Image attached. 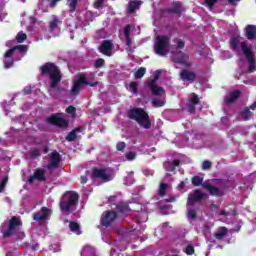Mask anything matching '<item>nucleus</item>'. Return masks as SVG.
<instances>
[{
	"label": "nucleus",
	"mask_w": 256,
	"mask_h": 256,
	"mask_svg": "<svg viewBox=\"0 0 256 256\" xmlns=\"http://www.w3.org/2000/svg\"><path fill=\"white\" fill-rule=\"evenodd\" d=\"M40 75H48L50 79V89L54 91H59V84L63 81V73L57 64L53 62H46L39 68Z\"/></svg>",
	"instance_id": "f257e3e1"
},
{
	"label": "nucleus",
	"mask_w": 256,
	"mask_h": 256,
	"mask_svg": "<svg viewBox=\"0 0 256 256\" xmlns=\"http://www.w3.org/2000/svg\"><path fill=\"white\" fill-rule=\"evenodd\" d=\"M239 44L243 55L246 57L247 63L249 64L247 73H255L256 71V60L255 52L250 48L247 41L239 42V38L234 37L230 40V49L232 51L239 52Z\"/></svg>",
	"instance_id": "f03ea898"
},
{
	"label": "nucleus",
	"mask_w": 256,
	"mask_h": 256,
	"mask_svg": "<svg viewBox=\"0 0 256 256\" xmlns=\"http://www.w3.org/2000/svg\"><path fill=\"white\" fill-rule=\"evenodd\" d=\"M79 203V194L75 191H66L59 202V209L62 215L68 216L73 213Z\"/></svg>",
	"instance_id": "7ed1b4c3"
},
{
	"label": "nucleus",
	"mask_w": 256,
	"mask_h": 256,
	"mask_svg": "<svg viewBox=\"0 0 256 256\" xmlns=\"http://www.w3.org/2000/svg\"><path fill=\"white\" fill-rule=\"evenodd\" d=\"M128 119L136 121L143 129H151V117L143 108L134 107L128 111Z\"/></svg>",
	"instance_id": "20e7f679"
},
{
	"label": "nucleus",
	"mask_w": 256,
	"mask_h": 256,
	"mask_svg": "<svg viewBox=\"0 0 256 256\" xmlns=\"http://www.w3.org/2000/svg\"><path fill=\"white\" fill-rule=\"evenodd\" d=\"M171 43V37L167 35H159L156 37L154 43V52L160 57H165L169 53V44Z\"/></svg>",
	"instance_id": "39448f33"
},
{
	"label": "nucleus",
	"mask_w": 256,
	"mask_h": 256,
	"mask_svg": "<svg viewBox=\"0 0 256 256\" xmlns=\"http://www.w3.org/2000/svg\"><path fill=\"white\" fill-rule=\"evenodd\" d=\"M84 85H89V87H97L99 85L98 82H89L87 81V77L85 75H80L77 80L74 81L71 93L72 95H79L81 92V87Z\"/></svg>",
	"instance_id": "423d86ee"
},
{
	"label": "nucleus",
	"mask_w": 256,
	"mask_h": 256,
	"mask_svg": "<svg viewBox=\"0 0 256 256\" xmlns=\"http://www.w3.org/2000/svg\"><path fill=\"white\" fill-rule=\"evenodd\" d=\"M92 179H101L103 183L113 181V174L107 168H94L91 173Z\"/></svg>",
	"instance_id": "0eeeda50"
},
{
	"label": "nucleus",
	"mask_w": 256,
	"mask_h": 256,
	"mask_svg": "<svg viewBox=\"0 0 256 256\" xmlns=\"http://www.w3.org/2000/svg\"><path fill=\"white\" fill-rule=\"evenodd\" d=\"M119 219V213L113 210H106L103 212L100 218V224L102 227H111L114 221Z\"/></svg>",
	"instance_id": "6e6552de"
},
{
	"label": "nucleus",
	"mask_w": 256,
	"mask_h": 256,
	"mask_svg": "<svg viewBox=\"0 0 256 256\" xmlns=\"http://www.w3.org/2000/svg\"><path fill=\"white\" fill-rule=\"evenodd\" d=\"M172 61L177 65H185V67H191L193 65V63L189 62V54L181 50L172 52Z\"/></svg>",
	"instance_id": "1a4fd4ad"
},
{
	"label": "nucleus",
	"mask_w": 256,
	"mask_h": 256,
	"mask_svg": "<svg viewBox=\"0 0 256 256\" xmlns=\"http://www.w3.org/2000/svg\"><path fill=\"white\" fill-rule=\"evenodd\" d=\"M47 123H50V125H56V127H61V128H67L69 127V122L67 119L63 118V114L61 113H54L50 115L46 119Z\"/></svg>",
	"instance_id": "9d476101"
},
{
	"label": "nucleus",
	"mask_w": 256,
	"mask_h": 256,
	"mask_svg": "<svg viewBox=\"0 0 256 256\" xmlns=\"http://www.w3.org/2000/svg\"><path fill=\"white\" fill-rule=\"evenodd\" d=\"M34 221L39 223V225H43L45 221H47L51 217V209L48 207L43 206L40 211L34 213L32 215Z\"/></svg>",
	"instance_id": "9b49d317"
},
{
	"label": "nucleus",
	"mask_w": 256,
	"mask_h": 256,
	"mask_svg": "<svg viewBox=\"0 0 256 256\" xmlns=\"http://www.w3.org/2000/svg\"><path fill=\"white\" fill-rule=\"evenodd\" d=\"M21 225H23V222H21L20 219L16 216H13L9 221L8 229L3 232L4 239L9 238L10 235L15 233L17 227H21Z\"/></svg>",
	"instance_id": "f8f14e48"
},
{
	"label": "nucleus",
	"mask_w": 256,
	"mask_h": 256,
	"mask_svg": "<svg viewBox=\"0 0 256 256\" xmlns=\"http://www.w3.org/2000/svg\"><path fill=\"white\" fill-rule=\"evenodd\" d=\"M205 198V194L200 189H196L194 194H189L187 199V207H195V203H201Z\"/></svg>",
	"instance_id": "ddd939ff"
},
{
	"label": "nucleus",
	"mask_w": 256,
	"mask_h": 256,
	"mask_svg": "<svg viewBox=\"0 0 256 256\" xmlns=\"http://www.w3.org/2000/svg\"><path fill=\"white\" fill-rule=\"evenodd\" d=\"M99 51L102 53V55H106V57H111L113 53V41L111 40H104L102 41L101 45L99 46Z\"/></svg>",
	"instance_id": "4468645a"
},
{
	"label": "nucleus",
	"mask_w": 256,
	"mask_h": 256,
	"mask_svg": "<svg viewBox=\"0 0 256 256\" xmlns=\"http://www.w3.org/2000/svg\"><path fill=\"white\" fill-rule=\"evenodd\" d=\"M35 179L37 181H47V178L45 177V170L43 168H37L34 171V174L32 176H29L28 183H35Z\"/></svg>",
	"instance_id": "2eb2a0df"
},
{
	"label": "nucleus",
	"mask_w": 256,
	"mask_h": 256,
	"mask_svg": "<svg viewBox=\"0 0 256 256\" xmlns=\"http://www.w3.org/2000/svg\"><path fill=\"white\" fill-rule=\"evenodd\" d=\"M166 13L170 15H179L181 16L183 13V4L181 2H173L172 5L165 9Z\"/></svg>",
	"instance_id": "dca6fc26"
},
{
	"label": "nucleus",
	"mask_w": 256,
	"mask_h": 256,
	"mask_svg": "<svg viewBox=\"0 0 256 256\" xmlns=\"http://www.w3.org/2000/svg\"><path fill=\"white\" fill-rule=\"evenodd\" d=\"M15 54L13 53V50H7L4 54V60H3V64L5 69H11V67H13L14 63H15V59H13V56Z\"/></svg>",
	"instance_id": "f3484780"
},
{
	"label": "nucleus",
	"mask_w": 256,
	"mask_h": 256,
	"mask_svg": "<svg viewBox=\"0 0 256 256\" xmlns=\"http://www.w3.org/2000/svg\"><path fill=\"white\" fill-rule=\"evenodd\" d=\"M141 5H143V1L141 0H132L127 4V11L128 15H133L135 11H139L141 9Z\"/></svg>",
	"instance_id": "a211bd4d"
},
{
	"label": "nucleus",
	"mask_w": 256,
	"mask_h": 256,
	"mask_svg": "<svg viewBox=\"0 0 256 256\" xmlns=\"http://www.w3.org/2000/svg\"><path fill=\"white\" fill-rule=\"evenodd\" d=\"M180 79L182 81H190V83H193L197 79V74L191 70L183 69L180 72Z\"/></svg>",
	"instance_id": "6ab92c4d"
},
{
	"label": "nucleus",
	"mask_w": 256,
	"mask_h": 256,
	"mask_svg": "<svg viewBox=\"0 0 256 256\" xmlns=\"http://www.w3.org/2000/svg\"><path fill=\"white\" fill-rule=\"evenodd\" d=\"M201 103V100L199 99V95L196 93H192L190 95V103L188 104V112L189 113H195L197 105Z\"/></svg>",
	"instance_id": "aec40b11"
},
{
	"label": "nucleus",
	"mask_w": 256,
	"mask_h": 256,
	"mask_svg": "<svg viewBox=\"0 0 256 256\" xmlns=\"http://www.w3.org/2000/svg\"><path fill=\"white\" fill-rule=\"evenodd\" d=\"M59 163H61V154H59L57 151L52 152L50 155L48 169H57V167H59Z\"/></svg>",
	"instance_id": "412c9836"
},
{
	"label": "nucleus",
	"mask_w": 256,
	"mask_h": 256,
	"mask_svg": "<svg viewBox=\"0 0 256 256\" xmlns=\"http://www.w3.org/2000/svg\"><path fill=\"white\" fill-rule=\"evenodd\" d=\"M202 187H204V189H206V191H208L210 193V195H212V197H223V195H224V193H223V191H221V189H219L209 183L202 184Z\"/></svg>",
	"instance_id": "4be33fe9"
},
{
	"label": "nucleus",
	"mask_w": 256,
	"mask_h": 256,
	"mask_svg": "<svg viewBox=\"0 0 256 256\" xmlns=\"http://www.w3.org/2000/svg\"><path fill=\"white\" fill-rule=\"evenodd\" d=\"M61 19H59V16L57 15H52V21L49 22L48 24V29L50 33H53V31H57L59 27L61 26Z\"/></svg>",
	"instance_id": "5701e85b"
},
{
	"label": "nucleus",
	"mask_w": 256,
	"mask_h": 256,
	"mask_svg": "<svg viewBox=\"0 0 256 256\" xmlns=\"http://www.w3.org/2000/svg\"><path fill=\"white\" fill-rule=\"evenodd\" d=\"M179 165H181V160L179 159H174L172 162L166 161L164 162V169L168 173H173V171H175V167H179Z\"/></svg>",
	"instance_id": "b1692460"
},
{
	"label": "nucleus",
	"mask_w": 256,
	"mask_h": 256,
	"mask_svg": "<svg viewBox=\"0 0 256 256\" xmlns=\"http://www.w3.org/2000/svg\"><path fill=\"white\" fill-rule=\"evenodd\" d=\"M239 97H241V91L234 90L226 97L225 101L229 104L235 103Z\"/></svg>",
	"instance_id": "393cba45"
},
{
	"label": "nucleus",
	"mask_w": 256,
	"mask_h": 256,
	"mask_svg": "<svg viewBox=\"0 0 256 256\" xmlns=\"http://www.w3.org/2000/svg\"><path fill=\"white\" fill-rule=\"evenodd\" d=\"M148 87L152 93V95L159 96V95H164L165 89L163 87L157 86V84H148Z\"/></svg>",
	"instance_id": "a878e982"
},
{
	"label": "nucleus",
	"mask_w": 256,
	"mask_h": 256,
	"mask_svg": "<svg viewBox=\"0 0 256 256\" xmlns=\"http://www.w3.org/2000/svg\"><path fill=\"white\" fill-rule=\"evenodd\" d=\"M256 37V26L255 25H247L246 26V38L249 41H252V39H255Z\"/></svg>",
	"instance_id": "bb28decb"
},
{
	"label": "nucleus",
	"mask_w": 256,
	"mask_h": 256,
	"mask_svg": "<svg viewBox=\"0 0 256 256\" xmlns=\"http://www.w3.org/2000/svg\"><path fill=\"white\" fill-rule=\"evenodd\" d=\"M124 37L126 40V47H131L133 40H131V25H126L124 28Z\"/></svg>",
	"instance_id": "cd10ccee"
},
{
	"label": "nucleus",
	"mask_w": 256,
	"mask_h": 256,
	"mask_svg": "<svg viewBox=\"0 0 256 256\" xmlns=\"http://www.w3.org/2000/svg\"><path fill=\"white\" fill-rule=\"evenodd\" d=\"M116 211H118V213H129V211H131V208L129 207V204L127 202H119L116 205Z\"/></svg>",
	"instance_id": "c85d7f7f"
},
{
	"label": "nucleus",
	"mask_w": 256,
	"mask_h": 256,
	"mask_svg": "<svg viewBox=\"0 0 256 256\" xmlns=\"http://www.w3.org/2000/svg\"><path fill=\"white\" fill-rule=\"evenodd\" d=\"M227 233H228L227 227H220L218 228L217 232L214 234V237L215 239H218V241H221V239H224Z\"/></svg>",
	"instance_id": "c756f323"
},
{
	"label": "nucleus",
	"mask_w": 256,
	"mask_h": 256,
	"mask_svg": "<svg viewBox=\"0 0 256 256\" xmlns=\"http://www.w3.org/2000/svg\"><path fill=\"white\" fill-rule=\"evenodd\" d=\"M240 115L243 121H250L251 117H253V112L249 109V107H245L241 112Z\"/></svg>",
	"instance_id": "7c9ffc66"
},
{
	"label": "nucleus",
	"mask_w": 256,
	"mask_h": 256,
	"mask_svg": "<svg viewBox=\"0 0 256 256\" xmlns=\"http://www.w3.org/2000/svg\"><path fill=\"white\" fill-rule=\"evenodd\" d=\"M69 229L70 231H72V233H76V235H81V226L79 225V223L71 221L69 223Z\"/></svg>",
	"instance_id": "2f4dec72"
},
{
	"label": "nucleus",
	"mask_w": 256,
	"mask_h": 256,
	"mask_svg": "<svg viewBox=\"0 0 256 256\" xmlns=\"http://www.w3.org/2000/svg\"><path fill=\"white\" fill-rule=\"evenodd\" d=\"M145 73H147V69L145 67H140L135 73V79H143L145 77Z\"/></svg>",
	"instance_id": "473e14b6"
},
{
	"label": "nucleus",
	"mask_w": 256,
	"mask_h": 256,
	"mask_svg": "<svg viewBox=\"0 0 256 256\" xmlns=\"http://www.w3.org/2000/svg\"><path fill=\"white\" fill-rule=\"evenodd\" d=\"M167 187L168 185L166 183H161L158 190V195L160 197H165L167 195Z\"/></svg>",
	"instance_id": "72a5a7b5"
},
{
	"label": "nucleus",
	"mask_w": 256,
	"mask_h": 256,
	"mask_svg": "<svg viewBox=\"0 0 256 256\" xmlns=\"http://www.w3.org/2000/svg\"><path fill=\"white\" fill-rule=\"evenodd\" d=\"M77 3H79V0H68L70 13H75V11H77Z\"/></svg>",
	"instance_id": "f704fd0d"
},
{
	"label": "nucleus",
	"mask_w": 256,
	"mask_h": 256,
	"mask_svg": "<svg viewBox=\"0 0 256 256\" xmlns=\"http://www.w3.org/2000/svg\"><path fill=\"white\" fill-rule=\"evenodd\" d=\"M27 45H18L13 48H10V50H13V54L15 55V51H19L20 53H27Z\"/></svg>",
	"instance_id": "c9c22d12"
},
{
	"label": "nucleus",
	"mask_w": 256,
	"mask_h": 256,
	"mask_svg": "<svg viewBox=\"0 0 256 256\" xmlns=\"http://www.w3.org/2000/svg\"><path fill=\"white\" fill-rule=\"evenodd\" d=\"M192 185H194L195 187L203 185V178H201V176H194L192 178Z\"/></svg>",
	"instance_id": "e433bc0d"
},
{
	"label": "nucleus",
	"mask_w": 256,
	"mask_h": 256,
	"mask_svg": "<svg viewBox=\"0 0 256 256\" xmlns=\"http://www.w3.org/2000/svg\"><path fill=\"white\" fill-rule=\"evenodd\" d=\"M66 141H77V133L75 132V130H72L71 132L68 133V135L66 136Z\"/></svg>",
	"instance_id": "4c0bfd02"
},
{
	"label": "nucleus",
	"mask_w": 256,
	"mask_h": 256,
	"mask_svg": "<svg viewBox=\"0 0 256 256\" xmlns=\"http://www.w3.org/2000/svg\"><path fill=\"white\" fill-rule=\"evenodd\" d=\"M137 157V152L129 151L125 153V158L127 161H135Z\"/></svg>",
	"instance_id": "58836bf2"
},
{
	"label": "nucleus",
	"mask_w": 256,
	"mask_h": 256,
	"mask_svg": "<svg viewBox=\"0 0 256 256\" xmlns=\"http://www.w3.org/2000/svg\"><path fill=\"white\" fill-rule=\"evenodd\" d=\"M27 40V34L20 32L16 36L17 43H24Z\"/></svg>",
	"instance_id": "ea45409f"
},
{
	"label": "nucleus",
	"mask_w": 256,
	"mask_h": 256,
	"mask_svg": "<svg viewBox=\"0 0 256 256\" xmlns=\"http://www.w3.org/2000/svg\"><path fill=\"white\" fill-rule=\"evenodd\" d=\"M129 87H130L132 93H134V95H137V93H139V83L131 82L129 84Z\"/></svg>",
	"instance_id": "a19ab883"
},
{
	"label": "nucleus",
	"mask_w": 256,
	"mask_h": 256,
	"mask_svg": "<svg viewBox=\"0 0 256 256\" xmlns=\"http://www.w3.org/2000/svg\"><path fill=\"white\" fill-rule=\"evenodd\" d=\"M174 43H176V47L178 49H185V41H183L182 39L180 38H175L174 39Z\"/></svg>",
	"instance_id": "79ce46f5"
},
{
	"label": "nucleus",
	"mask_w": 256,
	"mask_h": 256,
	"mask_svg": "<svg viewBox=\"0 0 256 256\" xmlns=\"http://www.w3.org/2000/svg\"><path fill=\"white\" fill-rule=\"evenodd\" d=\"M105 65V59L103 58H98L96 59L94 66L96 67V69H101V67H104Z\"/></svg>",
	"instance_id": "37998d69"
},
{
	"label": "nucleus",
	"mask_w": 256,
	"mask_h": 256,
	"mask_svg": "<svg viewBox=\"0 0 256 256\" xmlns=\"http://www.w3.org/2000/svg\"><path fill=\"white\" fill-rule=\"evenodd\" d=\"M187 217L188 219H197V211L195 209H188L187 211Z\"/></svg>",
	"instance_id": "c03bdc74"
},
{
	"label": "nucleus",
	"mask_w": 256,
	"mask_h": 256,
	"mask_svg": "<svg viewBox=\"0 0 256 256\" xmlns=\"http://www.w3.org/2000/svg\"><path fill=\"white\" fill-rule=\"evenodd\" d=\"M66 113H68V115H72V117H75V113H77V108H75V106L70 105L66 108Z\"/></svg>",
	"instance_id": "a18cd8bd"
},
{
	"label": "nucleus",
	"mask_w": 256,
	"mask_h": 256,
	"mask_svg": "<svg viewBox=\"0 0 256 256\" xmlns=\"http://www.w3.org/2000/svg\"><path fill=\"white\" fill-rule=\"evenodd\" d=\"M8 181H9L8 177H5L2 179V181L0 182V193H3V191H5V187H7Z\"/></svg>",
	"instance_id": "49530a36"
},
{
	"label": "nucleus",
	"mask_w": 256,
	"mask_h": 256,
	"mask_svg": "<svg viewBox=\"0 0 256 256\" xmlns=\"http://www.w3.org/2000/svg\"><path fill=\"white\" fill-rule=\"evenodd\" d=\"M159 75H161V72L157 71L154 75L153 79L148 82V85H155L157 84V81H159Z\"/></svg>",
	"instance_id": "de8ad7c7"
},
{
	"label": "nucleus",
	"mask_w": 256,
	"mask_h": 256,
	"mask_svg": "<svg viewBox=\"0 0 256 256\" xmlns=\"http://www.w3.org/2000/svg\"><path fill=\"white\" fill-rule=\"evenodd\" d=\"M185 253H186V255H194L195 254V248L193 247V245L186 246Z\"/></svg>",
	"instance_id": "09e8293b"
},
{
	"label": "nucleus",
	"mask_w": 256,
	"mask_h": 256,
	"mask_svg": "<svg viewBox=\"0 0 256 256\" xmlns=\"http://www.w3.org/2000/svg\"><path fill=\"white\" fill-rule=\"evenodd\" d=\"M218 1L219 0H204V3L207 5V7H209V9H213Z\"/></svg>",
	"instance_id": "8fccbe9b"
},
{
	"label": "nucleus",
	"mask_w": 256,
	"mask_h": 256,
	"mask_svg": "<svg viewBox=\"0 0 256 256\" xmlns=\"http://www.w3.org/2000/svg\"><path fill=\"white\" fill-rule=\"evenodd\" d=\"M152 105L154 107H163V105H165V102H163L162 100H159V99H153Z\"/></svg>",
	"instance_id": "3c124183"
},
{
	"label": "nucleus",
	"mask_w": 256,
	"mask_h": 256,
	"mask_svg": "<svg viewBox=\"0 0 256 256\" xmlns=\"http://www.w3.org/2000/svg\"><path fill=\"white\" fill-rule=\"evenodd\" d=\"M213 163L211 161L205 160L202 164L203 171H207V169H211Z\"/></svg>",
	"instance_id": "603ef678"
},
{
	"label": "nucleus",
	"mask_w": 256,
	"mask_h": 256,
	"mask_svg": "<svg viewBox=\"0 0 256 256\" xmlns=\"http://www.w3.org/2000/svg\"><path fill=\"white\" fill-rule=\"evenodd\" d=\"M32 159H35L37 157H41V151L39 149H34L30 153Z\"/></svg>",
	"instance_id": "864d4df0"
},
{
	"label": "nucleus",
	"mask_w": 256,
	"mask_h": 256,
	"mask_svg": "<svg viewBox=\"0 0 256 256\" xmlns=\"http://www.w3.org/2000/svg\"><path fill=\"white\" fill-rule=\"evenodd\" d=\"M103 3H105V0H95L94 9H101V7H103Z\"/></svg>",
	"instance_id": "5fc2aeb1"
},
{
	"label": "nucleus",
	"mask_w": 256,
	"mask_h": 256,
	"mask_svg": "<svg viewBox=\"0 0 256 256\" xmlns=\"http://www.w3.org/2000/svg\"><path fill=\"white\" fill-rule=\"evenodd\" d=\"M127 147V144L125 142H118L116 145L117 151H123Z\"/></svg>",
	"instance_id": "6e6d98bb"
},
{
	"label": "nucleus",
	"mask_w": 256,
	"mask_h": 256,
	"mask_svg": "<svg viewBox=\"0 0 256 256\" xmlns=\"http://www.w3.org/2000/svg\"><path fill=\"white\" fill-rule=\"evenodd\" d=\"M57 3H59V0H50L49 7H51V9H54V7H57Z\"/></svg>",
	"instance_id": "4d7b16f0"
},
{
	"label": "nucleus",
	"mask_w": 256,
	"mask_h": 256,
	"mask_svg": "<svg viewBox=\"0 0 256 256\" xmlns=\"http://www.w3.org/2000/svg\"><path fill=\"white\" fill-rule=\"evenodd\" d=\"M31 93H33V90H31V88H24L23 89V94L24 95H31Z\"/></svg>",
	"instance_id": "13d9d810"
},
{
	"label": "nucleus",
	"mask_w": 256,
	"mask_h": 256,
	"mask_svg": "<svg viewBox=\"0 0 256 256\" xmlns=\"http://www.w3.org/2000/svg\"><path fill=\"white\" fill-rule=\"evenodd\" d=\"M215 181H216V183H219L220 185H227V180L216 179Z\"/></svg>",
	"instance_id": "bf43d9fd"
},
{
	"label": "nucleus",
	"mask_w": 256,
	"mask_h": 256,
	"mask_svg": "<svg viewBox=\"0 0 256 256\" xmlns=\"http://www.w3.org/2000/svg\"><path fill=\"white\" fill-rule=\"evenodd\" d=\"M80 181H81L82 185H85V183H87V181H88L87 176H81Z\"/></svg>",
	"instance_id": "052dcab7"
},
{
	"label": "nucleus",
	"mask_w": 256,
	"mask_h": 256,
	"mask_svg": "<svg viewBox=\"0 0 256 256\" xmlns=\"http://www.w3.org/2000/svg\"><path fill=\"white\" fill-rule=\"evenodd\" d=\"M219 215H222L223 217H227L229 216V212H227L226 210H222L219 212Z\"/></svg>",
	"instance_id": "680f3d73"
},
{
	"label": "nucleus",
	"mask_w": 256,
	"mask_h": 256,
	"mask_svg": "<svg viewBox=\"0 0 256 256\" xmlns=\"http://www.w3.org/2000/svg\"><path fill=\"white\" fill-rule=\"evenodd\" d=\"M115 199H117V196H110V197L108 198V202H109V203H115Z\"/></svg>",
	"instance_id": "e2e57ef3"
},
{
	"label": "nucleus",
	"mask_w": 256,
	"mask_h": 256,
	"mask_svg": "<svg viewBox=\"0 0 256 256\" xmlns=\"http://www.w3.org/2000/svg\"><path fill=\"white\" fill-rule=\"evenodd\" d=\"M73 131H75V133H82L83 132V127H77L75 129H73Z\"/></svg>",
	"instance_id": "0e129e2a"
},
{
	"label": "nucleus",
	"mask_w": 256,
	"mask_h": 256,
	"mask_svg": "<svg viewBox=\"0 0 256 256\" xmlns=\"http://www.w3.org/2000/svg\"><path fill=\"white\" fill-rule=\"evenodd\" d=\"M248 108H249V110L251 109L252 111H255V109H256V102L251 104Z\"/></svg>",
	"instance_id": "69168bd1"
},
{
	"label": "nucleus",
	"mask_w": 256,
	"mask_h": 256,
	"mask_svg": "<svg viewBox=\"0 0 256 256\" xmlns=\"http://www.w3.org/2000/svg\"><path fill=\"white\" fill-rule=\"evenodd\" d=\"M179 187H180V189H184V188H185V182H184V181H181V182L179 183Z\"/></svg>",
	"instance_id": "338daca9"
},
{
	"label": "nucleus",
	"mask_w": 256,
	"mask_h": 256,
	"mask_svg": "<svg viewBox=\"0 0 256 256\" xmlns=\"http://www.w3.org/2000/svg\"><path fill=\"white\" fill-rule=\"evenodd\" d=\"M228 3H229L230 5H236L237 0H228Z\"/></svg>",
	"instance_id": "774afa93"
}]
</instances>
